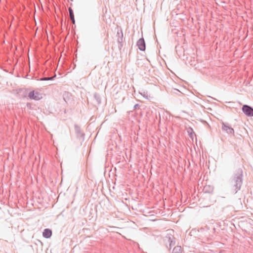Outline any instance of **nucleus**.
<instances>
[{
  "label": "nucleus",
  "instance_id": "f257e3e1",
  "mask_svg": "<svg viewBox=\"0 0 253 253\" xmlns=\"http://www.w3.org/2000/svg\"><path fill=\"white\" fill-rule=\"evenodd\" d=\"M243 170L237 169L230 179V185L231 192L235 194L241 189L243 184Z\"/></svg>",
  "mask_w": 253,
  "mask_h": 253
},
{
  "label": "nucleus",
  "instance_id": "f03ea898",
  "mask_svg": "<svg viewBox=\"0 0 253 253\" xmlns=\"http://www.w3.org/2000/svg\"><path fill=\"white\" fill-rule=\"evenodd\" d=\"M28 96L30 99L35 100H39L42 98V94L36 90L30 91Z\"/></svg>",
  "mask_w": 253,
  "mask_h": 253
},
{
  "label": "nucleus",
  "instance_id": "7ed1b4c3",
  "mask_svg": "<svg viewBox=\"0 0 253 253\" xmlns=\"http://www.w3.org/2000/svg\"><path fill=\"white\" fill-rule=\"evenodd\" d=\"M242 110L248 117H253V108L248 105H244Z\"/></svg>",
  "mask_w": 253,
  "mask_h": 253
},
{
  "label": "nucleus",
  "instance_id": "20e7f679",
  "mask_svg": "<svg viewBox=\"0 0 253 253\" xmlns=\"http://www.w3.org/2000/svg\"><path fill=\"white\" fill-rule=\"evenodd\" d=\"M221 128L223 131L226 132V133H227L228 134L234 135V129L232 127H231L229 124L222 122Z\"/></svg>",
  "mask_w": 253,
  "mask_h": 253
},
{
  "label": "nucleus",
  "instance_id": "39448f33",
  "mask_svg": "<svg viewBox=\"0 0 253 253\" xmlns=\"http://www.w3.org/2000/svg\"><path fill=\"white\" fill-rule=\"evenodd\" d=\"M165 241L166 244H169V249L172 246H174L175 243V238L170 234H168L166 236L165 238Z\"/></svg>",
  "mask_w": 253,
  "mask_h": 253
},
{
  "label": "nucleus",
  "instance_id": "423d86ee",
  "mask_svg": "<svg viewBox=\"0 0 253 253\" xmlns=\"http://www.w3.org/2000/svg\"><path fill=\"white\" fill-rule=\"evenodd\" d=\"M74 127L77 138L82 139L84 140V134L81 131L80 127L77 125H75Z\"/></svg>",
  "mask_w": 253,
  "mask_h": 253
},
{
  "label": "nucleus",
  "instance_id": "0eeeda50",
  "mask_svg": "<svg viewBox=\"0 0 253 253\" xmlns=\"http://www.w3.org/2000/svg\"><path fill=\"white\" fill-rule=\"evenodd\" d=\"M139 49L141 51H144L146 49V44L144 39L141 38L138 40L136 43Z\"/></svg>",
  "mask_w": 253,
  "mask_h": 253
},
{
  "label": "nucleus",
  "instance_id": "6e6552de",
  "mask_svg": "<svg viewBox=\"0 0 253 253\" xmlns=\"http://www.w3.org/2000/svg\"><path fill=\"white\" fill-rule=\"evenodd\" d=\"M52 235V231L49 228L45 229L42 232V236L45 238H49Z\"/></svg>",
  "mask_w": 253,
  "mask_h": 253
},
{
  "label": "nucleus",
  "instance_id": "1a4fd4ad",
  "mask_svg": "<svg viewBox=\"0 0 253 253\" xmlns=\"http://www.w3.org/2000/svg\"><path fill=\"white\" fill-rule=\"evenodd\" d=\"M123 40H124V36L122 35H121L120 37H118L117 39V42L118 43V48H119L120 50H121L122 49V48L123 47Z\"/></svg>",
  "mask_w": 253,
  "mask_h": 253
},
{
  "label": "nucleus",
  "instance_id": "9d476101",
  "mask_svg": "<svg viewBox=\"0 0 253 253\" xmlns=\"http://www.w3.org/2000/svg\"><path fill=\"white\" fill-rule=\"evenodd\" d=\"M68 11L69 12L70 19L72 21V23L74 24L75 23V20L73 10L72 9L71 7H69L68 8Z\"/></svg>",
  "mask_w": 253,
  "mask_h": 253
},
{
  "label": "nucleus",
  "instance_id": "9b49d317",
  "mask_svg": "<svg viewBox=\"0 0 253 253\" xmlns=\"http://www.w3.org/2000/svg\"><path fill=\"white\" fill-rule=\"evenodd\" d=\"M172 253H182L181 247L178 246L175 247Z\"/></svg>",
  "mask_w": 253,
  "mask_h": 253
},
{
  "label": "nucleus",
  "instance_id": "f8f14e48",
  "mask_svg": "<svg viewBox=\"0 0 253 253\" xmlns=\"http://www.w3.org/2000/svg\"><path fill=\"white\" fill-rule=\"evenodd\" d=\"M56 77V75H55L53 77H43L40 79L41 81H49V80H53L55 77Z\"/></svg>",
  "mask_w": 253,
  "mask_h": 253
},
{
  "label": "nucleus",
  "instance_id": "ddd939ff",
  "mask_svg": "<svg viewBox=\"0 0 253 253\" xmlns=\"http://www.w3.org/2000/svg\"><path fill=\"white\" fill-rule=\"evenodd\" d=\"M94 97L95 98L97 103L100 104L101 103V99L100 98L99 95L97 93H95L94 95Z\"/></svg>",
  "mask_w": 253,
  "mask_h": 253
},
{
  "label": "nucleus",
  "instance_id": "4468645a",
  "mask_svg": "<svg viewBox=\"0 0 253 253\" xmlns=\"http://www.w3.org/2000/svg\"><path fill=\"white\" fill-rule=\"evenodd\" d=\"M190 129L191 131H190V130H188V132L189 133L190 137H192L193 134H194V132H193L192 128L190 127Z\"/></svg>",
  "mask_w": 253,
  "mask_h": 253
},
{
  "label": "nucleus",
  "instance_id": "2eb2a0df",
  "mask_svg": "<svg viewBox=\"0 0 253 253\" xmlns=\"http://www.w3.org/2000/svg\"><path fill=\"white\" fill-rule=\"evenodd\" d=\"M208 188H211L210 186H205L204 187V190H205V192L210 193L212 191V188H211V189H210L209 190H207Z\"/></svg>",
  "mask_w": 253,
  "mask_h": 253
},
{
  "label": "nucleus",
  "instance_id": "dca6fc26",
  "mask_svg": "<svg viewBox=\"0 0 253 253\" xmlns=\"http://www.w3.org/2000/svg\"><path fill=\"white\" fill-rule=\"evenodd\" d=\"M123 35V31L122 30H120V31H118L117 33V36L118 37H120L121 35Z\"/></svg>",
  "mask_w": 253,
  "mask_h": 253
},
{
  "label": "nucleus",
  "instance_id": "f3484780",
  "mask_svg": "<svg viewBox=\"0 0 253 253\" xmlns=\"http://www.w3.org/2000/svg\"><path fill=\"white\" fill-rule=\"evenodd\" d=\"M139 105L138 104H136L134 106L133 108L134 109H137V108H139Z\"/></svg>",
  "mask_w": 253,
  "mask_h": 253
},
{
  "label": "nucleus",
  "instance_id": "a211bd4d",
  "mask_svg": "<svg viewBox=\"0 0 253 253\" xmlns=\"http://www.w3.org/2000/svg\"><path fill=\"white\" fill-rule=\"evenodd\" d=\"M71 1H73V0H71Z\"/></svg>",
  "mask_w": 253,
  "mask_h": 253
}]
</instances>
